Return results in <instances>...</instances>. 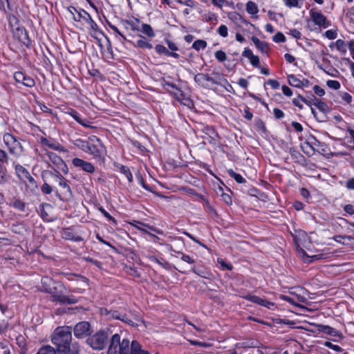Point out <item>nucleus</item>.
<instances>
[{"label": "nucleus", "mask_w": 354, "mask_h": 354, "mask_svg": "<svg viewBox=\"0 0 354 354\" xmlns=\"http://www.w3.org/2000/svg\"><path fill=\"white\" fill-rule=\"evenodd\" d=\"M53 170H45L42 172L44 180L41 186V192L50 194L53 192L60 198L68 199L73 196V192L69 185V181L66 179L55 167L50 166Z\"/></svg>", "instance_id": "nucleus-1"}, {"label": "nucleus", "mask_w": 354, "mask_h": 354, "mask_svg": "<svg viewBox=\"0 0 354 354\" xmlns=\"http://www.w3.org/2000/svg\"><path fill=\"white\" fill-rule=\"evenodd\" d=\"M72 339L70 327H58L52 337V342L56 346L57 354H69Z\"/></svg>", "instance_id": "nucleus-2"}, {"label": "nucleus", "mask_w": 354, "mask_h": 354, "mask_svg": "<svg viewBox=\"0 0 354 354\" xmlns=\"http://www.w3.org/2000/svg\"><path fill=\"white\" fill-rule=\"evenodd\" d=\"M64 289L63 284L57 282L54 283L53 288H46L45 292L50 294L51 301L53 302H59L62 305L76 304L77 300L75 297L64 295Z\"/></svg>", "instance_id": "nucleus-3"}, {"label": "nucleus", "mask_w": 354, "mask_h": 354, "mask_svg": "<svg viewBox=\"0 0 354 354\" xmlns=\"http://www.w3.org/2000/svg\"><path fill=\"white\" fill-rule=\"evenodd\" d=\"M130 351L131 346L128 339H122L118 333L111 336L107 354H129Z\"/></svg>", "instance_id": "nucleus-4"}, {"label": "nucleus", "mask_w": 354, "mask_h": 354, "mask_svg": "<svg viewBox=\"0 0 354 354\" xmlns=\"http://www.w3.org/2000/svg\"><path fill=\"white\" fill-rule=\"evenodd\" d=\"M109 335V330H100L88 337L86 343L95 350H102L108 343Z\"/></svg>", "instance_id": "nucleus-5"}, {"label": "nucleus", "mask_w": 354, "mask_h": 354, "mask_svg": "<svg viewBox=\"0 0 354 354\" xmlns=\"http://www.w3.org/2000/svg\"><path fill=\"white\" fill-rule=\"evenodd\" d=\"M3 139L10 153L16 157H19L23 153L24 147L19 140H18L15 136L6 133L3 135Z\"/></svg>", "instance_id": "nucleus-6"}, {"label": "nucleus", "mask_w": 354, "mask_h": 354, "mask_svg": "<svg viewBox=\"0 0 354 354\" xmlns=\"http://www.w3.org/2000/svg\"><path fill=\"white\" fill-rule=\"evenodd\" d=\"M194 82L200 86L205 88H210L212 84L223 85L227 84V80L225 78L214 79L207 74L198 73L194 75Z\"/></svg>", "instance_id": "nucleus-7"}, {"label": "nucleus", "mask_w": 354, "mask_h": 354, "mask_svg": "<svg viewBox=\"0 0 354 354\" xmlns=\"http://www.w3.org/2000/svg\"><path fill=\"white\" fill-rule=\"evenodd\" d=\"M104 149V145L97 136H91L88 138L87 153L93 156L95 158L100 159L102 158Z\"/></svg>", "instance_id": "nucleus-8"}, {"label": "nucleus", "mask_w": 354, "mask_h": 354, "mask_svg": "<svg viewBox=\"0 0 354 354\" xmlns=\"http://www.w3.org/2000/svg\"><path fill=\"white\" fill-rule=\"evenodd\" d=\"M74 335L79 339L90 337L93 333L91 326L88 322H80L77 323L73 329Z\"/></svg>", "instance_id": "nucleus-9"}, {"label": "nucleus", "mask_w": 354, "mask_h": 354, "mask_svg": "<svg viewBox=\"0 0 354 354\" xmlns=\"http://www.w3.org/2000/svg\"><path fill=\"white\" fill-rule=\"evenodd\" d=\"M68 10L71 12V14L73 15V19L75 21H80L82 19L86 21H90L91 23H93L95 25H96V24L92 19L91 15L84 10H78L77 8H75L73 6H70L68 8Z\"/></svg>", "instance_id": "nucleus-10"}, {"label": "nucleus", "mask_w": 354, "mask_h": 354, "mask_svg": "<svg viewBox=\"0 0 354 354\" xmlns=\"http://www.w3.org/2000/svg\"><path fill=\"white\" fill-rule=\"evenodd\" d=\"M48 156L53 165H52V167H55L57 169H61L64 172L67 173V166L64 162V160L59 156H58L57 154L54 153H48ZM50 166H51V165H49V167Z\"/></svg>", "instance_id": "nucleus-11"}, {"label": "nucleus", "mask_w": 354, "mask_h": 354, "mask_svg": "<svg viewBox=\"0 0 354 354\" xmlns=\"http://www.w3.org/2000/svg\"><path fill=\"white\" fill-rule=\"evenodd\" d=\"M72 162L75 167L81 168L85 172L92 174L95 171V167L92 163L81 158H75Z\"/></svg>", "instance_id": "nucleus-12"}, {"label": "nucleus", "mask_w": 354, "mask_h": 354, "mask_svg": "<svg viewBox=\"0 0 354 354\" xmlns=\"http://www.w3.org/2000/svg\"><path fill=\"white\" fill-rule=\"evenodd\" d=\"M14 78L17 82L22 84L28 87H32L35 84V80L32 77L26 75L21 71L15 73Z\"/></svg>", "instance_id": "nucleus-13"}, {"label": "nucleus", "mask_w": 354, "mask_h": 354, "mask_svg": "<svg viewBox=\"0 0 354 354\" xmlns=\"http://www.w3.org/2000/svg\"><path fill=\"white\" fill-rule=\"evenodd\" d=\"M310 14L313 21L316 25L324 28H327L329 26V23L322 13L310 10Z\"/></svg>", "instance_id": "nucleus-14"}, {"label": "nucleus", "mask_w": 354, "mask_h": 354, "mask_svg": "<svg viewBox=\"0 0 354 354\" xmlns=\"http://www.w3.org/2000/svg\"><path fill=\"white\" fill-rule=\"evenodd\" d=\"M18 22H19V20L15 15H12V16L9 17V24L11 26L12 29L13 30L14 28H16V30L17 31L21 32V34L24 35V37L27 39V42L25 41H23V43L26 46H28L30 44V40L28 39V38L27 37L26 31L24 28H19L18 26Z\"/></svg>", "instance_id": "nucleus-15"}, {"label": "nucleus", "mask_w": 354, "mask_h": 354, "mask_svg": "<svg viewBox=\"0 0 354 354\" xmlns=\"http://www.w3.org/2000/svg\"><path fill=\"white\" fill-rule=\"evenodd\" d=\"M244 298L251 302H253L262 306H265L268 308H271V307L274 306V304L272 302L267 301L256 295H248L245 296Z\"/></svg>", "instance_id": "nucleus-16"}, {"label": "nucleus", "mask_w": 354, "mask_h": 354, "mask_svg": "<svg viewBox=\"0 0 354 354\" xmlns=\"http://www.w3.org/2000/svg\"><path fill=\"white\" fill-rule=\"evenodd\" d=\"M243 56L245 57H247L250 59V64L257 68H259V58L258 56L254 55L252 53V51L249 48H245V50L243 52Z\"/></svg>", "instance_id": "nucleus-17"}, {"label": "nucleus", "mask_w": 354, "mask_h": 354, "mask_svg": "<svg viewBox=\"0 0 354 354\" xmlns=\"http://www.w3.org/2000/svg\"><path fill=\"white\" fill-rule=\"evenodd\" d=\"M61 234L62 238L66 240L75 241H80L82 240V239L80 236L76 235L71 228L63 229L61 232Z\"/></svg>", "instance_id": "nucleus-18"}, {"label": "nucleus", "mask_w": 354, "mask_h": 354, "mask_svg": "<svg viewBox=\"0 0 354 354\" xmlns=\"http://www.w3.org/2000/svg\"><path fill=\"white\" fill-rule=\"evenodd\" d=\"M318 330L333 337H339V333L335 328L326 325H319Z\"/></svg>", "instance_id": "nucleus-19"}, {"label": "nucleus", "mask_w": 354, "mask_h": 354, "mask_svg": "<svg viewBox=\"0 0 354 354\" xmlns=\"http://www.w3.org/2000/svg\"><path fill=\"white\" fill-rule=\"evenodd\" d=\"M252 40L255 44L256 47L261 50L263 53H268L269 50V46L268 44L265 41H261L259 39H258L257 37L253 36L252 37Z\"/></svg>", "instance_id": "nucleus-20"}, {"label": "nucleus", "mask_w": 354, "mask_h": 354, "mask_svg": "<svg viewBox=\"0 0 354 354\" xmlns=\"http://www.w3.org/2000/svg\"><path fill=\"white\" fill-rule=\"evenodd\" d=\"M28 178H26V181L24 182L26 183V189L30 190V192L33 193L35 192L37 188V184L34 178L30 175V174L27 176Z\"/></svg>", "instance_id": "nucleus-21"}, {"label": "nucleus", "mask_w": 354, "mask_h": 354, "mask_svg": "<svg viewBox=\"0 0 354 354\" xmlns=\"http://www.w3.org/2000/svg\"><path fill=\"white\" fill-rule=\"evenodd\" d=\"M15 171L17 176L23 182L26 181V178H28L27 176L30 174L29 171L20 165H15Z\"/></svg>", "instance_id": "nucleus-22"}, {"label": "nucleus", "mask_w": 354, "mask_h": 354, "mask_svg": "<svg viewBox=\"0 0 354 354\" xmlns=\"http://www.w3.org/2000/svg\"><path fill=\"white\" fill-rule=\"evenodd\" d=\"M129 354H149L147 351L142 349L141 345L137 341H133L131 344Z\"/></svg>", "instance_id": "nucleus-23"}, {"label": "nucleus", "mask_w": 354, "mask_h": 354, "mask_svg": "<svg viewBox=\"0 0 354 354\" xmlns=\"http://www.w3.org/2000/svg\"><path fill=\"white\" fill-rule=\"evenodd\" d=\"M69 114L74 118L79 124L82 125L85 127H91V125L89 124V122L84 119L83 120L78 114V113L75 110H71L69 112Z\"/></svg>", "instance_id": "nucleus-24"}, {"label": "nucleus", "mask_w": 354, "mask_h": 354, "mask_svg": "<svg viewBox=\"0 0 354 354\" xmlns=\"http://www.w3.org/2000/svg\"><path fill=\"white\" fill-rule=\"evenodd\" d=\"M314 106H315L324 115L329 111V107L328 105L318 98H315Z\"/></svg>", "instance_id": "nucleus-25"}, {"label": "nucleus", "mask_w": 354, "mask_h": 354, "mask_svg": "<svg viewBox=\"0 0 354 354\" xmlns=\"http://www.w3.org/2000/svg\"><path fill=\"white\" fill-rule=\"evenodd\" d=\"M335 46L337 49L342 53V54H345L346 53V45L344 40L337 39L335 43H332L329 47L333 48Z\"/></svg>", "instance_id": "nucleus-26"}, {"label": "nucleus", "mask_w": 354, "mask_h": 354, "mask_svg": "<svg viewBox=\"0 0 354 354\" xmlns=\"http://www.w3.org/2000/svg\"><path fill=\"white\" fill-rule=\"evenodd\" d=\"M140 31H141L143 34L146 35L149 37H155V32L152 28V27L147 24H142V28L140 29Z\"/></svg>", "instance_id": "nucleus-27"}, {"label": "nucleus", "mask_w": 354, "mask_h": 354, "mask_svg": "<svg viewBox=\"0 0 354 354\" xmlns=\"http://www.w3.org/2000/svg\"><path fill=\"white\" fill-rule=\"evenodd\" d=\"M140 39H139L136 41V46L139 47L140 48H147V49H151L152 45L147 41V39L142 37L141 35H139Z\"/></svg>", "instance_id": "nucleus-28"}, {"label": "nucleus", "mask_w": 354, "mask_h": 354, "mask_svg": "<svg viewBox=\"0 0 354 354\" xmlns=\"http://www.w3.org/2000/svg\"><path fill=\"white\" fill-rule=\"evenodd\" d=\"M229 176L233 178L237 183H245V179L239 174H236L233 169H230L227 170Z\"/></svg>", "instance_id": "nucleus-29"}, {"label": "nucleus", "mask_w": 354, "mask_h": 354, "mask_svg": "<svg viewBox=\"0 0 354 354\" xmlns=\"http://www.w3.org/2000/svg\"><path fill=\"white\" fill-rule=\"evenodd\" d=\"M10 205L20 211H25V203L19 198H14L11 202Z\"/></svg>", "instance_id": "nucleus-30"}, {"label": "nucleus", "mask_w": 354, "mask_h": 354, "mask_svg": "<svg viewBox=\"0 0 354 354\" xmlns=\"http://www.w3.org/2000/svg\"><path fill=\"white\" fill-rule=\"evenodd\" d=\"M288 82L290 86L300 88L301 80L295 75H289L288 76Z\"/></svg>", "instance_id": "nucleus-31"}, {"label": "nucleus", "mask_w": 354, "mask_h": 354, "mask_svg": "<svg viewBox=\"0 0 354 354\" xmlns=\"http://www.w3.org/2000/svg\"><path fill=\"white\" fill-rule=\"evenodd\" d=\"M246 10L250 15H255L259 12L257 4L250 1L246 3Z\"/></svg>", "instance_id": "nucleus-32"}, {"label": "nucleus", "mask_w": 354, "mask_h": 354, "mask_svg": "<svg viewBox=\"0 0 354 354\" xmlns=\"http://www.w3.org/2000/svg\"><path fill=\"white\" fill-rule=\"evenodd\" d=\"M74 145L79 149L86 153L88 147V140H84L82 139H77L75 140Z\"/></svg>", "instance_id": "nucleus-33"}, {"label": "nucleus", "mask_w": 354, "mask_h": 354, "mask_svg": "<svg viewBox=\"0 0 354 354\" xmlns=\"http://www.w3.org/2000/svg\"><path fill=\"white\" fill-rule=\"evenodd\" d=\"M37 354H57L55 349L50 346H42Z\"/></svg>", "instance_id": "nucleus-34"}, {"label": "nucleus", "mask_w": 354, "mask_h": 354, "mask_svg": "<svg viewBox=\"0 0 354 354\" xmlns=\"http://www.w3.org/2000/svg\"><path fill=\"white\" fill-rule=\"evenodd\" d=\"M192 270L197 275L205 279H208L210 276V273L209 272L204 270L198 269L196 266H194Z\"/></svg>", "instance_id": "nucleus-35"}, {"label": "nucleus", "mask_w": 354, "mask_h": 354, "mask_svg": "<svg viewBox=\"0 0 354 354\" xmlns=\"http://www.w3.org/2000/svg\"><path fill=\"white\" fill-rule=\"evenodd\" d=\"M207 46V42L204 40L198 39L195 41L192 44V48L196 50L204 49Z\"/></svg>", "instance_id": "nucleus-36"}, {"label": "nucleus", "mask_w": 354, "mask_h": 354, "mask_svg": "<svg viewBox=\"0 0 354 354\" xmlns=\"http://www.w3.org/2000/svg\"><path fill=\"white\" fill-rule=\"evenodd\" d=\"M120 171L127 177L129 182L131 183L133 181V175L127 167L122 166L120 167Z\"/></svg>", "instance_id": "nucleus-37"}, {"label": "nucleus", "mask_w": 354, "mask_h": 354, "mask_svg": "<svg viewBox=\"0 0 354 354\" xmlns=\"http://www.w3.org/2000/svg\"><path fill=\"white\" fill-rule=\"evenodd\" d=\"M215 57L217 59V60L220 62H223L226 60L227 56L224 51L220 50H217L215 53Z\"/></svg>", "instance_id": "nucleus-38"}, {"label": "nucleus", "mask_w": 354, "mask_h": 354, "mask_svg": "<svg viewBox=\"0 0 354 354\" xmlns=\"http://www.w3.org/2000/svg\"><path fill=\"white\" fill-rule=\"evenodd\" d=\"M9 160L8 154L4 150L0 149V162L2 164H8Z\"/></svg>", "instance_id": "nucleus-39"}, {"label": "nucleus", "mask_w": 354, "mask_h": 354, "mask_svg": "<svg viewBox=\"0 0 354 354\" xmlns=\"http://www.w3.org/2000/svg\"><path fill=\"white\" fill-rule=\"evenodd\" d=\"M299 0H283L285 5L288 8L297 7L300 8V5L299 4Z\"/></svg>", "instance_id": "nucleus-40"}, {"label": "nucleus", "mask_w": 354, "mask_h": 354, "mask_svg": "<svg viewBox=\"0 0 354 354\" xmlns=\"http://www.w3.org/2000/svg\"><path fill=\"white\" fill-rule=\"evenodd\" d=\"M326 85L331 88L337 90L340 88V83L337 80H328Z\"/></svg>", "instance_id": "nucleus-41"}, {"label": "nucleus", "mask_w": 354, "mask_h": 354, "mask_svg": "<svg viewBox=\"0 0 354 354\" xmlns=\"http://www.w3.org/2000/svg\"><path fill=\"white\" fill-rule=\"evenodd\" d=\"M272 39L276 43H281L286 41V37L283 33L279 32L273 37Z\"/></svg>", "instance_id": "nucleus-42"}, {"label": "nucleus", "mask_w": 354, "mask_h": 354, "mask_svg": "<svg viewBox=\"0 0 354 354\" xmlns=\"http://www.w3.org/2000/svg\"><path fill=\"white\" fill-rule=\"evenodd\" d=\"M217 32L221 37H226L228 33L227 27L225 25H221L218 28Z\"/></svg>", "instance_id": "nucleus-43"}, {"label": "nucleus", "mask_w": 354, "mask_h": 354, "mask_svg": "<svg viewBox=\"0 0 354 354\" xmlns=\"http://www.w3.org/2000/svg\"><path fill=\"white\" fill-rule=\"evenodd\" d=\"M69 276L71 277V278H68L70 280H77L83 282L86 285L87 284V279L83 276L72 274H70Z\"/></svg>", "instance_id": "nucleus-44"}, {"label": "nucleus", "mask_w": 354, "mask_h": 354, "mask_svg": "<svg viewBox=\"0 0 354 354\" xmlns=\"http://www.w3.org/2000/svg\"><path fill=\"white\" fill-rule=\"evenodd\" d=\"M7 181L6 170L0 165V184H3Z\"/></svg>", "instance_id": "nucleus-45"}, {"label": "nucleus", "mask_w": 354, "mask_h": 354, "mask_svg": "<svg viewBox=\"0 0 354 354\" xmlns=\"http://www.w3.org/2000/svg\"><path fill=\"white\" fill-rule=\"evenodd\" d=\"M54 281L49 277H45L41 279V283L43 286V288L45 289L46 288L50 287V284L53 283Z\"/></svg>", "instance_id": "nucleus-46"}, {"label": "nucleus", "mask_w": 354, "mask_h": 354, "mask_svg": "<svg viewBox=\"0 0 354 354\" xmlns=\"http://www.w3.org/2000/svg\"><path fill=\"white\" fill-rule=\"evenodd\" d=\"M340 97L342 100L346 102L347 104H350L352 101V96L346 93V92H342L339 94Z\"/></svg>", "instance_id": "nucleus-47"}, {"label": "nucleus", "mask_w": 354, "mask_h": 354, "mask_svg": "<svg viewBox=\"0 0 354 354\" xmlns=\"http://www.w3.org/2000/svg\"><path fill=\"white\" fill-rule=\"evenodd\" d=\"M311 112L313 114L314 117L319 122L326 121V116L322 113L321 115H318V113L315 111L313 108H311Z\"/></svg>", "instance_id": "nucleus-48"}, {"label": "nucleus", "mask_w": 354, "mask_h": 354, "mask_svg": "<svg viewBox=\"0 0 354 354\" xmlns=\"http://www.w3.org/2000/svg\"><path fill=\"white\" fill-rule=\"evenodd\" d=\"M221 200L225 203H226L228 205H232V200L231 196L229 194H225V193H222L221 195Z\"/></svg>", "instance_id": "nucleus-49"}, {"label": "nucleus", "mask_w": 354, "mask_h": 354, "mask_svg": "<svg viewBox=\"0 0 354 354\" xmlns=\"http://www.w3.org/2000/svg\"><path fill=\"white\" fill-rule=\"evenodd\" d=\"M44 207L50 208L51 206L49 204H46V205L42 206V209H41V216L44 220L51 221L52 219L49 217L48 213L45 211Z\"/></svg>", "instance_id": "nucleus-50"}, {"label": "nucleus", "mask_w": 354, "mask_h": 354, "mask_svg": "<svg viewBox=\"0 0 354 354\" xmlns=\"http://www.w3.org/2000/svg\"><path fill=\"white\" fill-rule=\"evenodd\" d=\"M218 262L221 264L223 270H232L233 268V266L231 264L225 263L223 259H218Z\"/></svg>", "instance_id": "nucleus-51"}, {"label": "nucleus", "mask_w": 354, "mask_h": 354, "mask_svg": "<svg viewBox=\"0 0 354 354\" xmlns=\"http://www.w3.org/2000/svg\"><path fill=\"white\" fill-rule=\"evenodd\" d=\"M273 113L276 119H281L284 117V113L278 108H274L273 110Z\"/></svg>", "instance_id": "nucleus-52"}, {"label": "nucleus", "mask_w": 354, "mask_h": 354, "mask_svg": "<svg viewBox=\"0 0 354 354\" xmlns=\"http://www.w3.org/2000/svg\"><path fill=\"white\" fill-rule=\"evenodd\" d=\"M111 316L114 319L120 320L124 319V318H125V315L120 313L118 311H113L112 313H111Z\"/></svg>", "instance_id": "nucleus-53"}, {"label": "nucleus", "mask_w": 354, "mask_h": 354, "mask_svg": "<svg viewBox=\"0 0 354 354\" xmlns=\"http://www.w3.org/2000/svg\"><path fill=\"white\" fill-rule=\"evenodd\" d=\"M305 144L310 146V147L314 150V148L315 147H318L320 146L321 142L319 141H318L317 139H315V138H313V140L310 142H305Z\"/></svg>", "instance_id": "nucleus-54"}, {"label": "nucleus", "mask_w": 354, "mask_h": 354, "mask_svg": "<svg viewBox=\"0 0 354 354\" xmlns=\"http://www.w3.org/2000/svg\"><path fill=\"white\" fill-rule=\"evenodd\" d=\"M325 36L329 39H334L337 37V32L333 30H328L325 32Z\"/></svg>", "instance_id": "nucleus-55"}, {"label": "nucleus", "mask_w": 354, "mask_h": 354, "mask_svg": "<svg viewBox=\"0 0 354 354\" xmlns=\"http://www.w3.org/2000/svg\"><path fill=\"white\" fill-rule=\"evenodd\" d=\"M313 91L316 95L320 97L323 96L325 94V91L317 85H315L313 87Z\"/></svg>", "instance_id": "nucleus-56"}, {"label": "nucleus", "mask_w": 354, "mask_h": 354, "mask_svg": "<svg viewBox=\"0 0 354 354\" xmlns=\"http://www.w3.org/2000/svg\"><path fill=\"white\" fill-rule=\"evenodd\" d=\"M281 89L283 95L286 96L290 97L292 95V91L288 86L283 85Z\"/></svg>", "instance_id": "nucleus-57"}, {"label": "nucleus", "mask_w": 354, "mask_h": 354, "mask_svg": "<svg viewBox=\"0 0 354 354\" xmlns=\"http://www.w3.org/2000/svg\"><path fill=\"white\" fill-rule=\"evenodd\" d=\"M181 254H182L181 259L183 261L187 262L190 264H193L195 262V261L189 255L185 254L183 253H181Z\"/></svg>", "instance_id": "nucleus-58"}, {"label": "nucleus", "mask_w": 354, "mask_h": 354, "mask_svg": "<svg viewBox=\"0 0 354 354\" xmlns=\"http://www.w3.org/2000/svg\"><path fill=\"white\" fill-rule=\"evenodd\" d=\"M155 49L158 54H164L167 50L166 47L160 44L156 45Z\"/></svg>", "instance_id": "nucleus-59"}, {"label": "nucleus", "mask_w": 354, "mask_h": 354, "mask_svg": "<svg viewBox=\"0 0 354 354\" xmlns=\"http://www.w3.org/2000/svg\"><path fill=\"white\" fill-rule=\"evenodd\" d=\"M205 19L207 21H216L217 19V17L214 13H208L205 15Z\"/></svg>", "instance_id": "nucleus-60"}, {"label": "nucleus", "mask_w": 354, "mask_h": 354, "mask_svg": "<svg viewBox=\"0 0 354 354\" xmlns=\"http://www.w3.org/2000/svg\"><path fill=\"white\" fill-rule=\"evenodd\" d=\"M344 210L349 214H354V206L353 205H346L344 207Z\"/></svg>", "instance_id": "nucleus-61"}, {"label": "nucleus", "mask_w": 354, "mask_h": 354, "mask_svg": "<svg viewBox=\"0 0 354 354\" xmlns=\"http://www.w3.org/2000/svg\"><path fill=\"white\" fill-rule=\"evenodd\" d=\"M292 126L297 132H301L303 131L302 125L297 122H292Z\"/></svg>", "instance_id": "nucleus-62"}, {"label": "nucleus", "mask_w": 354, "mask_h": 354, "mask_svg": "<svg viewBox=\"0 0 354 354\" xmlns=\"http://www.w3.org/2000/svg\"><path fill=\"white\" fill-rule=\"evenodd\" d=\"M268 84H270L271 87L274 89H277L279 87V82L275 80H268Z\"/></svg>", "instance_id": "nucleus-63"}, {"label": "nucleus", "mask_w": 354, "mask_h": 354, "mask_svg": "<svg viewBox=\"0 0 354 354\" xmlns=\"http://www.w3.org/2000/svg\"><path fill=\"white\" fill-rule=\"evenodd\" d=\"M346 187L348 189H354V177L346 181Z\"/></svg>", "instance_id": "nucleus-64"}]
</instances>
